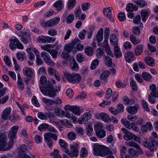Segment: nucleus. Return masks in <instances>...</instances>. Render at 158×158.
Segmentation results:
<instances>
[{
    "label": "nucleus",
    "mask_w": 158,
    "mask_h": 158,
    "mask_svg": "<svg viewBox=\"0 0 158 158\" xmlns=\"http://www.w3.org/2000/svg\"><path fill=\"white\" fill-rule=\"evenodd\" d=\"M123 137L126 140H131L133 139L135 140L137 137L134 134L130 132L124 135Z\"/></svg>",
    "instance_id": "nucleus-33"
},
{
    "label": "nucleus",
    "mask_w": 158,
    "mask_h": 158,
    "mask_svg": "<svg viewBox=\"0 0 158 158\" xmlns=\"http://www.w3.org/2000/svg\"><path fill=\"white\" fill-rule=\"evenodd\" d=\"M150 89L151 91L150 94L153 95L155 98H158V91H156V87L154 84H152L149 86Z\"/></svg>",
    "instance_id": "nucleus-22"
},
{
    "label": "nucleus",
    "mask_w": 158,
    "mask_h": 158,
    "mask_svg": "<svg viewBox=\"0 0 158 158\" xmlns=\"http://www.w3.org/2000/svg\"><path fill=\"white\" fill-rule=\"evenodd\" d=\"M27 150V147L24 144H22L20 147L19 154L21 153L22 154H26Z\"/></svg>",
    "instance_id": "nucleus-49"
},
{
    "label": "nucleus",
    "mask_w": 158,
    "mask_h": 158,
    "mask_svg": "<svg viewBox=\"0 0 158 158\" xmlns=\"http://www.w3.org/2000/svg\"><path fill=\"white\" fill-rule=\"evenodd\" d=\"M139 106L135 105L133 106H127L126 108L127 112L131 114H135L138 112Z\"/></svg>",
    "instance_id": "nucleus-18"
},
{
    "label": "nucleus",
    "mask_w": 158,
    "mask_h": 158,
    "mask_svg": "<svg viewBox=\"0 0 158 158\" xmlns=\"http://www.w3.org/2000/svg\"><path fill=\"white\" fill-rule=\"evenodd\" d=\"M68 137L70 140H75L76 138V135L74 132H71L69 133L67 135Z\"/></svg>",
    "instance_id": "nucleus-56"
},
{
    "label": "nucleus",
    "mask_w": 158,
    "mask_h": 158,
    "mask_svg": "<svg viewBox=\"0 0 158 158\" xmlns=\"http://www.w3.org/2000/svg\"><path fill=\"white\" fill-rule=\"evenodd\" d=\"M88 152L87 149L84 147H83L81 150L80 154L81 158H83L87 156Z\"/></svg>",
    "instance_id": "nucleus-46"
},
{
    "label": "nucleus",
    "mask_w": 158,
    "mask_h": 158,
    "mask_svg": "<svg viewBox=\"0 0 158 158\" xmlns=\"http://www.w3.org/2000/svg\"><path fill=\"white\" fill-rule=\"evenodd\" d=\"M144 61L145 63L149 66L153 67L155 66L154 60L151 57L147 56L145 57L144 58Z\"/></svg>",
    "instance_id": "nucleus-26"
},
{
    "label": "nucleus",
    "mask_w": 158,
    "mask_h": 158,
    "mask_svg": "<svg viewBox=\"0 0 158 158\" xmlns=\"http://www.w3.org/2000/svg\"><path fill=\"white\" fill-rule=\"evenodd\" d=\"M9 47L12 50H15L16 47L20 49H23L24 48L23 44L16 37H11L9 39Z\"/></svg>",
    "instance_id": "nucleus-4"
},
{
    "label": "nucleus",
    "mask_w": 158,
    "mask_h": 158,
    "mask_svg": "<svg viewBox=\"0 0 158 158\" xmlns=\"http://www.w3.org/2000/svg\"><path fill=\"white\" fill-rule=\"evenodd\" d=\"M57 150H55L53 152L50 153L51 156H53L54 158H61V156L59 154Z\"/></svg>",
    "instance_id": "nucleus-64"
},
{
    "label": "nucleus",
    "mask_w": 158,
    "mask_h": 158,
    "mask_svg": "<svg viewBox=\"0 0 158 158\" xmlns=\"http://www.w3.org/2000/svg\"><path fill=\"white\" fill-rule=\"evenodd\" d=\"M114 52L115 56L117 58H120L122 56L118 47H114Z\"/></svg>",
    "instance_id": "nucleus-39"
},
{
    "label": "nucleus",
    "mask_w": 158,
    "mask_h": 158,
    "mask_svg": "<svg viewBox=\"0 0 158 158\" xmlns=\"http://www.w3.org/2000/svg\"><path fill=\"white\" fill-rule=\"evenodd\" d=\"M74 16L73 14H71L68 15L66 18V21L67 23L70 24L73 21Z\"/></svg>",
    "instance_id": "nucleus-53"
},
{
    "label": "nucleus",
    "mask_w": 158,
    "mask_h": 158,
    "mask_svg": "<svg viewBox=\"0 0 158 158\" xmlns=\"http://www.w3.org/2000/svg\"><path fill=\"white\" fill-rule=\"evenodd\" d=\"M73 77V84L78 83L81 80V77L79 74L74 73Z\"/></svg>",
    "instance_id": "nucleus-38"
},
{
    "label": "nucleus",
    "mask_w": 158,
    "mask_h": 158,
    "mask_svg": "<svg viewBox=\"0 0 158 158\" xmlns=\"http://www.w3.org/2000/svg\"><path fill=\"white\" fill-rule=\"evenodd\" d=\"M19 128L18 126L15 125L13 126L9 130L8 136L11 139L10 142H12V141L13 142V139L15 138Z\"/></svg>",
    "instance_id": "nucleus-11"
},
{
    "label": "nucleus",
    "mask_w": 158,
    "mask_h": 158,
    "mask_svg": "<svg viewBox=\"0 0 158 158\" xmlns=\"http://www.w3.org/2000/svg\"><path fill=\"white\" fill-rule=\"evenodd\" d=\"M64 48L65 50L69 53L70 52L73 50L74 52V49H75L73 46V44H66Z\"/></svg>",
    "instance_id": "nucleus-48"
},
{
    "label": "nucleus",
    "mask_w": 158,
    "mask_h": 158,
    "mask_svg": "<svg viewBox=\"0 0 158 158\" xmlns=\"http://www.w3.org/2000/svg\"><path fill=\"white\" fill-rule=\"evenodd\" d=\"M141 12L142 21L144 22L149 16L150 12L148 9H143L141 10Z\"/></svg>",
    "instance_id": "nucleus-20"
},
{
    "label": "nucleus",
    "mask_w": 158,
    "mask_h": 158,
    "mask_svg": "<svg viewBox=\"0 0 158 158\" xmlns=\"http://www.w3.org/2000/svg\"><path fill=\"white\" fill-rule=\"evenodd\" d=\"M65 110V113L64 115V117L67 118L69 119L72 120L74 123L76 122L77 118L76 116L75 115L69 112L68 111H69V110Z\"/></svg>",
    "instance_id": "nucleus-28"
},
{
    "label": "nucleus",
    "mask_w": 158,
    "mask_h": 158,
    "mask_svg": "<svg viewBox=\"0 0 158 158\" xmlns=\"http://www.w3.org/2000/svg\"><path fill=\"white\" fill-rule=\"evenodd\" d=\"M143 145L151 152L155 151L158 146V141H156L155 138L150 137L149 140H145Z\"/></svg>",
    "instance_id": "nucleus-3"
},
{
    "label": "nucleus",
    "mask_w": 158,
    "mask_h": 158,
    "mask_svg": "<svg viewBox=\"0 0 158 158\" xmlns=\"http://www.w3.org/2000/svg\"><path fill=\"white\" fill-rule=\"evenodd\" d=\"M70 67L72 70L76 71L78 69V66L77 63L73 57L70 59Z\"/></svg>",
    "instance_id": "nucleus-23"
},
{
    "label": "nucleus",
    "mask_w": 158,
    "mask_h": 158,
    "mask_svg": "<svg viewBox=\"0 0 158 158\" xmlns=\"http://www.w3.org/2000/svg\"><path fill=\"white\" fill-rule=\"evenodd\" d=\"M60 122L64 125L65 126L68 127H71L73 126V125L70 123L67 120H61Z\"/></svg>",
    "instance_id": "nucleus-58"
},
{
    "label": "nucleus",
    "mask_w": 158,
    "mask_h": 158,
    "mask_svg": "<svg viewBox=\"0 0 158 158\" xmlns=\"http://www.w3.org/2000/svg\"><path fill=\"white\" fill-rule=\"evenodd\" d=\"M53 6L56 8V10L58 11H60L63 9L64 5L62 0H59L53 4Z\"/></svg>",
    "instance_id": "nucleus-21"
},
{
    "label": "nucleus",
    "mask_w": 158,
    "mask_h": 158,
    "mask_svg": "<svg viewBox=\"0 0 158 158\" xmlns=\"http://www.w3.org/2000/svg\"><path fill=\"white\" fill-rule=\"evenodd\" d=\"M141 128L143 132L146 133L148 130H151L152 129L153 127L150 123L147 122L145 125H142Z\"/></svg>",
    "instance_id": "nucleus-25"
},
{
    "label": "nucleus",
    "mask_w": 158,
    "mask_h": 158,
    "mask_svg": "<svg viewBox=\"0 0 158 158\" xmlns=\"http://www.w3.org/2000/svg\"><path fill=\"white\" fill-rule=\"evenodd\" d=\"M11 109L10 107L6 108L3 110L2 114V118L4 120H7L10 117Z\"/></svg>",
    "instance_id": "nucleus-17"
},
{
    "label": "nucleus",
    "mask_w": 158,
    "mask_h": 158,
    "mask_svg": "<svg viewBox=\"0 0 158 158\" xmlns=\"http://www.w3.org/2000/svg\"><path fill=\"white\" fill-rule=\"evenodd\" d=\"M110 72L108 71H105L101 74L100 77V79L103 80H105L109 76Z\"/></svg>",
    "instance_id": "nucleus-52"
},
{
    "label": "nucleus",
    "mask_w": 158,
    "mask_h": 158,
    "mask_svg": "<svg viewBox=\"0 0 158 158\" xmlns=\"http://www.w3.org/2000/svg\"><path fill=\"white\" fill-rule=\"evenodd\" d=\"M131 42L134 44L136 45L140 43L141 40L139 39H136V37L133 35H131L130 36Z\"/></svg>",
    "instance_id": "nucleus-45"
},
{
    "label": "nucleus",
    "mask_w": 158,
    "mask_h": 158,
    "mask_svg": "<svg viewBox=\"0 0 158 158\" xmlns=\"http://www.w3.org/2000/svg\"><path fill=\"white\" fill-rule=\"evenodd\" d=\"M44 137L45 141L50 148L52 146L53 143V141L52 139L55 141H56L58 139L57 136L55 133H53L50 132L46 133L44 134Z\"/></svg>",
    "instance_id": "nucleus-6"
},
{
    "label": "nucleus",
    "mask_w": 158,
    "mask_h": 158,
    "mask_svg": "<svg viewBox=\"0 0 158 158\" xmlns=\"http://www.w3.org/2000/svg\"><path fill=\"white\" fill-rule=\"evenodd\" d=\"M79 146L77 143H73L71 144L69 150L68 149L66 153L71 158L77 157L79 154Z\"/></svg>",
    "instance_id": "nucleus-7"
},
{
    "label": "nucleus",
    "mask_w": 158,
    "mask_h": 158,
    "mask_svg": "<svg viewBox=\"0 0 158 158\" xmlns=\"http://www.w3.org/2000/svg\"><path fill=\"white\" fill-rule=\"evenodd\" d=\"M48 82H50L49 81H47L46 77L44 76H42L40 77V83L43 86H47V83Z\"/></svg>",
    "instance_id": "nucleus-43"
},
{
    "label": "nucleus",
    "mask_w": 158,
    "mask_h": 158,
    "mask_svg": "<svg viewBox=\"0 0 158 158\" xmlns=\"http://www.w3.org/2000/svg\"><path fill=\"white\" fill-rule=\"evenodd\" d=\"M90 6V4L89 2H84L81 5V8L83 11L89 9Z\"/></svg>",
    "instance_id": "nucleus-62"
},
{
    "label": "nucleus",
    "mask_w": 158,
    "mask_h": 158,
    "mask_svg": "<svg viewBox=\"0 0 158 158\" xmlns=\"http://www.w3.org/2000/svg\"><path fill=\"white\" fill-rule=\"evenodd\" d=\"M91 118V114L89 113H85L82 115L81 118L78 120V122L80 124L85 123L88 120Z\"/></svg>",
    "instance_id": "nucleus-14"
},
{
    "label": "nucleus",
    "mask_w": 158,
    "mask_h": 158,
    "mask_svg": "<svg viewBox=\"0 0 158 158\" xmlns=\"http://www.w3.org/2000/svg\"><path fill=\"white\" fill-rule=\"evenodd\" d=\"M41 47L43 50L49 52L50 51V48H53V46L51 44H48L45 45L44 46Z\"/></svg>",
    "instance_id": "nucleus-63"
},
{
    "label": "nucleus",
    "mask_w": 158,
    "mask_h": 158,
    "mask_svg": "<svg viewBox=\"0 0 158 158\" xmlns=\"http://www.w3.org/2000/svg\"><path fill=\"white\" fill-rule=\"evenodd\" d=\"M23 72L24 75L28 77H31L34 76L32 71L29 67H26L24 68Z\"/></svg>",
    "instance_id": "nucleus-19"
},
{
    "label": "nucleus",
    "mask_w": 158,
    "mask_h": 158,
    "mask_svg": "<svg viewBox=\"0 0 158 158\" xmlns=\"http://www.w3.org/2000/svg\"><path fill=\"white\" fill-rule=\"evenodd\" d=\"M20 39L21 42L24 44H27L31 40V36L27 32L24 36L21 37Z\"/></svg>",
    "instance_id": "nucleus-24"
},
{
    "label": "nucleus",
    "mask_w": 158,
    "mask_h": 158,
    "mask_svg": "<svg viewBox=\"0 0 158 158\" xmlns=\"http://www.w3.org/2000/svg\"><path fill=\"white\" fill-rule=\"evenodd\" d=\"M94 29L95 27L93 26H91L89 27V31L87 32V37L88 39L91 38Z\"/></svg>",
    "instance_id": "nucleus-50"
},
{
    "label": "nucleus",
    "mask_w": 158,
    "mask_h": 158,
    "mask_svg": "<svg viewBox=\"0 0 158 158\" xmlns=\"http://www.w3.org/2000/svg\"><path fill=\"white\" fill-rule=\"evenodd\" d=\"M47 83V86L40 87V90L44 95L54 98L56 95V93L54 90L53 86L50 82H48Z\"/></svg>",
    "instance_id": "nucleus-1"
},
{
    "label": "nucleus",
    "mask_w": 158,
    "mask_h": 158,
    "mask_svg": "<svg viewBox=\"0 0 158 158\" xmlns=\"http://www.w3.org/2000/svg\"><path fill=\"white\" fill-rule=\"evenodd\" d=\"M112 8L110 7L105 8L103 9V12L105 16L111 22L114 21V18L111 13Z\"/></svg>",
    "instance_id": "nucleus-13"
},
{
    "label": "nucleus",
    "mask_w": 158,
    "mask_h": 158,
    "mask_svg": "<svg viewBox=\"0 0 158 158\" xmlns=\"http://www.w3.org/2000/svg\"><path fill=\"white\" fill-rule=\"evenodd\" d=\"M76 4V0H69L67 6V8L69 10H71L73 8Z\"/></svg>",
    "instance_id": "nucleus-37"
},
{
    "label": "nucleus",
    "mask_w": 158,
    "mask_h": 158,
    "mask_svg": "<svg viewBox=\"0 0 158 158\" xmlns=\"http://www.w3.org/2000/svg\"><path fill=\"white\" fill-rule=\"evenodd\" d=\"M86 54L88 56H91L93 53V49L90 47H87L85 49Z\"/></svg>",
    "instance_id": "nucleus-51"
},
{
    "label": "nucleus",
    "mask_w": 158,
    "mask_h": 158,
    "mask_svg": "<svg viewBox=\"0 0 158 158\" xmlns=\"http://www.w3.org/2000/svg\"><path fill=\"white\" fill-rule=\"evenodd\" d=\"M99 64V60L97 59L93 60L91 63L90 69L91 70H94L98 66Z\"/></svg>",
    "instance_id": "nucleus-42"
},
{
    "label": "nucleus",
    "mask_w": 158,
    "mask_h": 158,
    "mask_svg": "<svg viewBox=\"0 0 158 158\" xmlns=\"http://www.w3.org/2000/svg\"><path fill=\"white\" fill-rule=\"evenodd\" d=\"M60 18L59 17H56L52 19H51L44 22V20L41 19L40 21L41 26L43 27H52L57 24L59 22Z\"/></svg>",
    "instance_id": "nucleus-5"
},
{
    "label": "nucleus",
    "mask_w": 158,
    "mask_h": 158,
    "mask_svg": "<svg viewBox=\"0 0 158 158\" xmlns=\"http://www.w3.org/2000/svg\"><path fill=\"white\" fill-rule=\"evenodd\" d=\"M138 7L136 5L132 3H128L127 5L126 10L127 11H132L133 10H138Z\"/></svg>",
    "instance_id": "nucleus-34"
},
{
    "label": "nucleus",
    "mask_w": 158,
    "mask_h": 158,
    "mask_svg": "<svg viewBox=\"0 0 158 158\" xmlns=\"http://www.w3.org/2000/svg\"><path fill=\"white\" fill-rule=\"evenodd\" d=\"M59 143L61 147L62 150L66 153L68 149L67 143L62 139H60L59 140Z\"/></svg>",
    "instance_id": "nucleus-27"
},
{
    "label": "nucleus",
    "mask_w": 158,
    "mask_h": 158,
    "mask_svg": "<svg viewBox=\"0 0 158 158\" xmlns=\"http://www.w3.org/2000/svg\"><path fill=\"white\" fill-rule=\"evenodd\" d=\"M121 123L123 124L126 128L130 130L131 124L130 122L126 119H122L121 120Z\"/></svg>",
    "instance_id": "nucleus-54"
},
{
    "label": "nucleus",
    "mask_w": 158,
    "mask_h": 158,
    "mask_svg": "<svg viewBox=\"0 0 158 158\" xmlns=\"http://www.w3.org/2000/svg\"><path fill=\"white\" fill-rule=\"evenodd\" d=\"M103 54V50L101 48H98L96 51V56L99 58H100L102 56Z\"/></svg>",
    "instance_id": "nucleus-61"
},
{
    "label": "nucleus",
    "mask_w": 158,
    "mask_h": 158,
    "mask_svg": "<svg viewBox=\"0 0 158 158\" xmlns=\"http://www.w3.org/2000/svg\"><path fill=\"white\" fill-rule=\"evenodd\" d=\"M33 50L35 53L37 64L38 66L40 65L43 64V62L42 60L39 57V52L37 50H35L34 49H33Z\"/></svg>",
    "instance_id": "nucleus-35"
},
{
    "label": "nucleus",
    "mask_w": 158,
    "mask_h": 158,
    "mask_svg": "<svg viewBox=\"0 0 158 158\" xmlns=\"http://www.w3.org/2000/svg\"><path fill=\"white\" fill-rule=\"evenodd\" d=\"M134 2L141 8L146 7L147 6V2L144 0H137Z\"/></svg>",
    "instance_id": "nucleus-40"
},
{
    "label": "nucleus",
    "mask_w": 158,
    "mask_h": 158,
    "mask_svg": "<svg viewBox=\"0 0 158 158\" xmlns=\"http://www.w3.org/2000/svg\"><path fill=\"white\" fill-rule=\"evenodd\" d=\"M97 136L100 138H102L106 136V132L104 130L98 131L96 132Z\"/></svg>",
    "instance_id": "nucleus-47"
},
{
    "label": "nucleus",
    "mask_w": 158,
    "mask_h": 158,
    "mask_svg": "<svg viewBox=\"0 0 158 158\" xmlns=\"http://www.w3.org/2000/svg\"><path fill=\"white\" fill-rule=\"evenodd\" d=\"M47 36L41 35L37 38V40L40 43L44 44L46 43Z\"/></svg>",
    "instance_id": "nucleus-57"
},
{
    "label": "nucleus",
    "mask_w": 158,
    "mask_h": 158,
    "mask_svg": "<svg viewBox=\"0 0 158 158\" xmlns=\"http://www.w3.org/2000/svg\"><path fill=\"white\" fill-rule=\"evenodd\" d=\"M132 31L133 34L135 35H139L140 33L139 28L137 26L134 27L132 28Z\"/></svg>",
    "instance_id": "nucleus-55"
},
{
    "label": "nucleus",
    "mask_w": 158,
    "mask_h": 158,
    "mask_svg": "<svg viewBox=\"0 0 158 158\" xmlns=\"http://www.w3.org/2000/svg\"><path fill=\"white\" fill-rule=\"evenodd\" d=\"M124 106L121 103H119L117 106L116 109L110 107L109 108L110 111L114 115H117L119 113H121L124 111Z\"/></svg>",
    "instance_id": "nucleus-12"
},
{
    "label": "nucleus",
    "mask_w": 158,
    "mask_h": 158,
    "mask_svg": "<svg viewBox=\"0 0 158 158\" xmlns=\"http://www.w3.org/2000/svg\"><path fill=\"white\" fill-rule=\"evenodd\" d=\"M130 80L131 81L130 82V84L132 89L135 91H137L138 88L136 82L134 81L133 78L132 77L130 78Z\"/></svg>",
    "instance_id": "nucleus-44"
},
{
    "label": "nucleus",
    "mask_w": 158,
    "mask_h": 158,
    "mask_svg": "<svg viewBox=\"0 0 158 158\" xmlns=\"http://www.w3.org/2000/svg\"><path fill=\"white\" fill-rule=\"evenodd\" d=\"M93 154L96 156H105V150L102 145L95 143L93 146Z\"/></svg>",
    "instance_id": "nucleus-9"
},
{
    "label": "nucleus",
    "mask_w": 158,
    "mask_h": 158,
    "mask_svg": "<svg viewBox=\"0 0 158 158\" xmlns=\"http://www.w3.org/2000/svg\"><path fill=\"white\" fill-rule=\"evenodd\" d=\"M99 116L102 120L106 123H109L111 121L109 116L106 113H102L99 114Z\"/></svg>",
    "instance_id": "nucleus-31"
},
{
    "label": "nucleus",
    "mask_w": 158,
    "mask_h": 158,
    "mask_svg": "<svg viewBox=\"0 0 158 158\" xmlns=\"http://www.w3.org/2000/svg\"><path fill=\"white\" fill-rule=\"evenodd\" d=\"M41 56L44 57V61L48 65L53 66L54 65V62L50 59V56L49 54L45 52H43L41 53Z\"/></svg>",
    "instance_id": "nucleus-10"
},
{
    "label": "nucleus",
    "mask_w": 158,
    "mask_h": 158,
    "mask_svg": "<svg viewBox=\"0 0 158 158\" xmlns=\"http://www.w3.org/2000/svg\"><path fill=\"white\" fill-rule=\"evenodd\" d=\"M143 46L140 44L138 45L136 47L135 50V53L136 56H138L140 55L143 51Z\"/></svg>",
    "instance_id": "nucleus-32"
},
{
    "label": "nucleus",
    "mask_w": 158,
    "mask_h": 158,
    "mask_svg": "<svg viewBox=\"0 0 158 158\" xmlns=\"http://www.w3.org/2000/svg\"><path fill=\"white\" fill-rule=\"evenodd\" d=\"M33 49L36 50L35 48H32L31 45H29L27 47L26 49V51L29 54L28 57L29 59L31 60H34L35 58L34 54L31 52H33L35 55V51H33Z\"/></svg>",
    "instance_id": "nucleus-16"
},
{
    "label": "nucleus",
    "mask_w": 158,
    "mask_h": 158,
    "mask_svg": "<svg viewBox=\"0 0 158 158\" xmlns=\"http://www.w3.org/2000/svg\"><path fill=\"white\" fill-rule=\"evenodd\" d=\"M64 74L67 81L69 82L73 83L74 73H71L68 72H64Z\"/></svg>",
    "instance_id": "nucleus-30"
},
{
    "label": "nucleus",
    "mask_w": 158,
    "mask_h": 158,
    "mask_svg": "<svg viewBox=\"0 0 158 158\" xmlns=\"http://www.w3.org/2000/svg\"><path fill=\"white\" fill-rule=\"evenodd\" d=\"M125 58L126 61L128 63H130L133 61L135 59L133 52L127 51L125 53Z\"/></svg>",
    "instance_id": "nucleus-15"
},
{
    "label": "nucleus",
    "mask_w": 158,
    "mask_h": 158,
    "mask_svg": "<svg viewBox=\"0 0 158 158\" xmlns=\"http://www.w3.org/2000/svg\"><path fill=\"white\" fill-rule=\"evenodd\" d=\"M7 139L6 135L3 133H0V149L2 151L8 150L12 147L13 142L10 143L7 142Z\"/></svg>",
    "instance_id": "nucleus-2"
},
{
    "label": "nucleus",
    "mask_w": 158,
    "mask_h": 158,
    "mask_svg": "<svg viewBox=\"0 0 158 158\" xmlns=\"http://www.w3.org/2000/svg\"><path fill=\"white\" fill-rule=\"evenodd\" d=\"M81 11L80 6H77L76 8L74 11V14L76 18L79 17Z\"/></svg>",
    "instance_id": "nucleus-60"
},
{
    "label": "nucleus",
    "mask_w": 158,
    "mask_h": 158,
    "mask_svg": "<svg viewBox=\"0 0 158 158\" xmlns=\"http://www.w3.org/2000/svg\"><path fill=\"white\" fill-rule=\"evenodd\" d=\"M65 110H69L75 114L79 115L83 111V109L82 107H79L76 106H70V105H66L64 107Z\"/></svg>",
    "instance_id": "nucleus-8"
},
{
    "label": "nucleus",
    "mask_w": 158,
    "mask_h": 158,
    "mask_svg": "<svg viewBox=\"0 0 158 158\" xmlns=\"http://www.w3.org/2000/svg\"><path fill=\"white\" fill-rule=\"evenodd\" d=\"M76 59L78 62L81 63L84 60V56L81 53H78L76 56Z\"/></svg>",
    "instance_id": "nucleus-59"
},
{
    "label": "nucleus",
    "mask_w": 158,
    "mask_h": 158,
    "mask_svg": "<svg viewBox=\"0 0 158 158\" xmlns=\"http://www.w3.org/2000/svg\"><path fill=\"white\" fill-rule=\"evenodd\" d=\"M142 77L143 79L147 81H150L152 77L151 75L147 72H143L142 74Z\"/></svg>",
    "instance_id": "nucleus-36"
},
{
    "label": "nucleus",
    "mask_w": 158,
    "mask_h": 158,
    "mask_svg": "<svg viewBox=\"0 0 158 158\" xmlns=\"http://www.w3.org/2000/svg\"><path fill=\"white\" fill-rule=\"evenodd\" d=\"M103 28H101L98 31L96 35V40L98 42H101L103 39Z\"/></svg>",
    "instance_id": "nucleus-29"
},
{
    "label": "nucleus",
    "mask_w": 158,
    "mask_h": 158,
    "mask_svg": "<svg viewBox=\"0 0 158 158\" xmlns=\"http://www.w3.org/2000/svg\"><path fill=\"white\" fill-rule=\"evenodd\" d=\"M54 113L57 116L62 117L65 112L62 110L60 109L59 108H56L55 109Z\"/></svg>",
    "instance_id": "nucleus-41"
}]
</instances>
